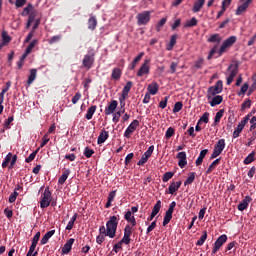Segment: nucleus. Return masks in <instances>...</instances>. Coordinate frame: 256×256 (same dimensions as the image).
<instances>
[{"mask_svg": "<svg viewBox=\"0 0 256 256\" xmlns=\"http://www.w3.org/2000/svg\"><path fill=\"white\" fill-rule=\"evenodd\" d=\"M50 139H49V134H45L43 137H42V142L40 144V148H43L45 147V145H47L49 143Z\"/></svg>", "mask_w": 256, "mask_h": 256, "instance_id": "obj_61", "label": "nucleus"}, {"mask_svg": "<svg viewBox=\"0 0 256 256\" xmlns=\"http://www.w3.org/2000/svg\"><path fill=\"white\" fill-rule=\"evenodd\" d=\"M249 90V84L248 83H244L240 89V92L238 93L239 96L241 95H245L246 91Z\"/></svg>", "mask_w": 256, "mask_h": 256, "instance_id": "obj_62", "label": "nucleus"}, {"mask_svg": "<svg viewBox=\"0 0 256 256\" xmlns=\"http://www.w3.org/2000/svg\"><path fill=\"white\" fill-rule=\"evenodd\" d=\"M95 63V49L91 48L88 50V54L84 55L82 65L85 69H91Z\"/></svg>", "mask_w": 256, "mask_h": 256, "instance_id": "obj_3", "label": "nucleus"}, {"mask_svg": "<svg viewBox=\"0 0 256 256\" xmlns=\"http://www.w3.org/2000/svg\"><path fill=\"white\" fill-rule=\"evenodd\" d=\"M227 71L229 72V75L226 80V85H231L233 83V79H235V77H237V73H239V65L231 64Z\"/></svg>", "mask_w": 256, "mask_h": 256, "instance_id": "obj_7", "label": "nucleus"}, {"mask_svg": "<svg viewBox=\"0 0 256 256\" xmlns=\"http://www.w3.org/2000/svg\"><path fill=\"white\" fill-rule=\"evenodd\" d=\"M219 163H221V158H217L216 160H214L206 170V175L213 173V171L215 170V167H217Z\"/></svg>", "mask_w": 256, "mask_h": 256, "instance_id": "obj_29", "label": "nucleus"}, {"mask_svg": "<svg viewBox=\"0 0 256 256\" xmlns=\"http://www.w3.org/2000/svg\"><path fill=\"white\" fill-rule=\"evenodd\" d=\"M123 113H125V110H120L114 113L112 118L113 123H119V119H121Z\"/></svg>", "mask_w": 256, "mask_h": 256, "instance_id": "obj_41", "label": "nucleus"}, {"mask_svg": "<svg viewBox=\"0 0 256 256\" xmlns=\"http://www.w3.org/2000/svg\"><path fill=\"white\" fill-rule=\"evenodd\" d=\"M35 45H37V40H33L28 47L25 50V54L26 55H30V53L33 51V49H35Z\"/></svg>", "mask_w": 256, "mask_h": 256, "instance_id": "obj_44", "label": "nucleus"}, {"mask_svg": "<svg viewBox=\"0 0 256 256\" xmlns=\"http://www.w3.org/2000/svg\"><path fill=\"white\" fill-rule=\"evenodd\" d=\"M207 153H209L208 149H204L200 152L197 160H196V167H199V165L203 164V159H205V156L207 155Z\"/></svg>", "mask_w": 256, "mask_h": 256, "instance_id": "obj_25", "label": "nucleus"}, {"mask_svg": "<svg viewBox=\"0 0 256 256\" xmlns=\"http://www.w3.org/2000/svg\"><path fill=\"white\" fill-rule=\"evenodd\" d=\"M227 243V235L223 234L220 237L217 238V240L214 243L213 249H212V255H216L217 251L221 249L222 245H225Z\"/></svg>", "mask_w": 256, "mask_h": 256, "instance_id": "obj_9", "label": "nucleus"}, {"mask_svg": "<svg viewBox=\"0 0 256 256\" xmlns=\"http://www.w3.org/2000/svg\"><path fill=\"white\" fill-rule=\"evenodd\" d=\"M147 89L150 95H157V93L159 92V84H157V82H152L148 85Z\"/></svg>", "mask_w": 256, "mask_h": 256, "instance_id": "obj_19", "label": "nucleus"}, {"mask_svg": "<svg viewBox=\"0 0 256 256\" xmlns=\"http://www.w3.org/2000/svg\"><path fill=\"white\" fill-rule=\"evenodd\" d=\"M195 172H191L188 176V178L185 180L184 185L185 187H187V185H191V183H193V181H195Z\"/></svg>", "mask_w": 256, "mask_h": 256, "instance_id": "obj_43", "label": "nucleus"}, {"mask_svg": "<svg viewBox=\"0 0 256 256\" xmlns=\"http://www.w3.org/2000/svg\"><path fill=\"white\" fill-rule=\"evenodd\" d=\"M137 25H147L151 21V11H144L136 15Z\"/></svg>", "mask_w": 256, "mask_h": 256, "instance_id": "obj_8", "label": "nucleus"}, {"mask_svg": "<svg viewBox=\"0 0 256 256\" xmlns=\"http://www.w3.org/2000/svg\"><path fill=\"white\" fill-rule=\"evenodd\" d=\"M39 239H41V232H37L32 238V245H36L39 243Z\"/></svg>", "mask_w": 256, "mask_h": 256, "instance_id": "obj_63", "label": "nucleus"}, {"mask_svg": "<svg viewBox=\"0 0 256 256\" xmlns=\"http://www.w3.org/2000/svg\"><path fill=\"white\" fill-rule=\"evenodd\" d=\"M95 154V151L89 147H86L84 149V156L87 158V159H91V157H93V155Z\"/></svg>", "mask_w": 256, "mask_h": 256, "instance_id": "obj_48", "label": "nucleus"}, {"mask_svg": "<svg viewBox=\"0 0 256 256\" xmlns=\"http://www.w3.org/2000/svg\"><path fill=\"white\" fill-rule=\"evenodd\" d=\"M121 75H122L121 69L114 68L112 70V79H115L117 81V80L121 79Z\"/></svg>", "mask_w": 256, "mask_h": 256, "instance_id": "obj_39", "label": "nucleus"}, {"mask_svg": "<svg viewBox=\"0 0 256 256\" xmlns=\"http://www.w3.org/2000/svg\"><path fill=\"white\" fill-rule=\"evenodd\" d=\"M8 43H11V36L7 35L6 32L2 33V45H8Z\"/></svg>", "mask_w": 256, "mask_h": 256, "instance_id": "obj_50", "label": "nucleus"}, {"mask_svg": "<svg viewBox=\"0 0 256 256\" xmlns=\"http://www.w3.org/2000/svg\"><path fill=\"white\" fill-rule=\"evenodd\" d=\"M178 166L180 169H184V167L187 165V153L186 152H179L177 154Z\"/></svg>", "mask_w": 256, "mask_h": 256, "instance_id": "obj_14", "label": "nucleus"}, {"mask_svg": "<svg viewBox=\"0 0 256 256\" xmlns=\"http://www.w3.org/2000/svg\"><path fill=\"white\" fill-rule=\"evenodd\" d=\"M173 219V215L172 214H167V212L165 213L164 219H163V227L169 225V223L171 222V220Z\"/></svg>", "mask_w": 256, "mask_h": 256, "instance_id": "obj_53", "label": "nucleus"}, {"mask_svg": "<svg viewBox=\"0 0 256 256\" xmlns=\"http://www.w3.org/2000/svg\"><path fill=\"white\" fill-rule=\"evenodd\" d=\"M205 5V0H197L194 3V6L192 8L193 13H199L201 9H203V6Z\"/></svg>", "mask_w": 256, "mask_h": 256, "instance_id": "obj_23", "label": "nucleus"}, {"mask_svg": "<svg viewBox=\"0 0 256 256\" xmlns=\"http://www.w3.org/2000/svg\"><path fill=\"white\" fill-rule=\"evenodd\" d=\"M95 111H97V106L96 105L90 106L85 115V119H87L88 121H91V119H93V115H95Z\"/></svg>", "mask_w": 256, "mask_h": 256, "instance_id": "obj_24", "label": "nucleus"}, {"mask_svg": "<svg viewBox=\"0 0 256 256\" xmlns=\"http://www.w3.org/2000/svg\"><path fill=\"white\" fill-rule=\"evenodd\" d=\"M168 101H169V96L164 97V99L159 102L160 109H165V107H167Z\"/></svg>", "mask_w": 256, "mask_h": 256, "instance_id": "obj_64", "label": "nucleus"}, {"mask_svg": "<svg viewBox=\"0 0 256 256\" xmlns=\"http://www.w3.org/2000/svg\"><path fill=\"white\" fill-rule=\"evenodd\" d=\"M35 9L33 4L29 3L21 12L22 17H27V15H30V13Z\"/></svg>", "mask_w": 256, "mask_h": 256, "instance_id": "obj_33", "label": "nucleus"}, {"mask_svg": "<svg viewBox=\"0 0 256 256\" xmlns=\"http://www.w3.org/2000/svg\"><path fill=\"white\" fill-rule=\"evenodd\" d=\"M255 155L256 152L252 151L245 159H244V165H250V163H253L255 161Z\"/></svg>", "mask_w": 256, "mask_h": 256, "instance_id": "obj_36", "label": "nucleus"}, {"mask_svg": "<svg viewBox=\"0 0 256 256\" xmlns=\"http://www.w3.org/2000/svg\"><path fill=\"white\" fill-rule=\"evenodd\" d=\"M125 101H127V96L119 97L120 111H125Z\"/></svg>", "mask_w": 256, "mask_h": 256, "instance_id": "obj_58", "label": "nucleus"}, {"mask_svg": "<svg viewBox=\"0 0 256 256\" xmlns=\"http://www.w3.org/2000/svg\"><path fill=\"white\" fill-rule=\"evenodd\" d=\"M37 249V246L35 244H31L29 251L27 252L26 256H37L39 255V252L35 251Z\"/></svg>", "mask_w": 256, "mask_h": 256, "instance_id": "obj_42", "label": "nucleus"}, {"mask_svg": "<svg viewBox=\"0 0 256 256\" xmlns=\"http://www.w3.org/2000/svg\"><path fill=\"white\" fill-rule=\"evenodd\" d=\"M245 109H251V99L247 98L241 105V111H245Z\"/></svg>", "mask_w": 256, "mask_h": 256, "instance_id": "obj_54", "label": "nucleus"}, {"mask_svg": "<svg viewBox=\"0 0 256 256\" xmlns=\"http://www.w3.org/2000/svg\"><path fill=\"white\" fill-rule=\"evenodd\" d=\"M173 135H175V128L169 127V128L166 130L165 137H166L167 139H171V137H173Z\"/></svg>", "mask_w": 256, "mask_h": 256, "instance_id": "obj_59", "label": "nucleus"}, {"mask_svg": "<svg viewBox=\"0 0 256 256\" xmlns=\"http://www.w3.org/2000/svg\"><path fill=\"white\" fill-rule=\"evenodd\" d=\"M35 79H37V69L33 68L30 70V75L27 80L28 85H32Z\"/></svg>", "mask_w": 256, "mask_h": 256, "instance_id": "obj_30", "label": "nucleus"}, {"mask_svg": "<svg viewBox=\"0 0 256 256\" xmlns=\"http://www.w3.org/2000/svg\"><path fill=\"white\" fill-rule=\"evenodd\" d=\"M13 157V154L11 152H9L4 161L2 162V169H6V167H9V163H11V159Z\"/></svg>", "mask_w": 256, "mask_h": 256, "instance_id": "obj_37", "label": "nucleus"}, {"mask_svg": "<svg viewBox=\"0 0 256 256\" xmlns=\"http://www.w3.org/2000/svg\"><path fill=\"white\" fill-rule=\"evenodd\" d=\"M139 127V120H133L124 132L126 139H131V134Z\"/></svg>", "mask_w": 256, "mask_h": 256, "instance_id": "obj_11", "label": "nucleus"}, {"mask_svg": "<svg viewBox=\"0 0 256 256\" xmlns=\"http://www.w3.org/2000/svg\"><path fill=\"white\" fill-rule=\"evenodd\" d=\"M117 225H119V221L117 220V216H111L109 221L106 223L107 235L110 239L115 237V233H117Z\"/></svg>", "mask_w": 256, "mask_h": 256, "instance_id": "obj_1", "label": "nucleus"}, {"mask_svg": "<svg viewBox=\"0 0 256 256\" xmlns=\"http://www.w3.org/2000/svg\"><path fill=\"white\" fill-rule=\"evenodd\" d=\"M208 43H221V41H223V38L221 37V34L216 33L211 35L208 39H207Z\"/></svg>", "mask_w": 256, "mask_h": 256, "instance_id": "obj_26", "label": "nucleus"}, {"mask_svg": "<svg viewBox=\"0 0 256 256\" xmlns=\"http://www.w3.org/2000/svg\"><path fill=\"white\" fill-rule=\"evenodd\" d=\"M175 207H177V202L176 201L171 202L166 213L168 215H173V212L175 211Z\"/></svg>", "mask_w": 256, "mask_h": 256, "instance_id": "obj_55", "label": "nucleus"}, {"mask_svg": "<svg viewBox=\"0 0 256 256\" xmlns=\"http://www.w3.org/2000/svg\"><path fill=\"white\" fill-rule=\"evenodd\" d=\"M235 43H237V36H230L229 38L224 40V42L220 46V49L217 51L218 57H221L223 53H227V51L231 49V47H233Z\"/></svg>", "mask_w": 256, "mask_h": 256, "instance_id": "obj_2", "label": "nucleus"}, {"mask_svg": "<svg viewBox=\"0 0 256 256\" xmlns=\"http://www.w3.org/2000/svg\"><path fill=\"white\" fill-rule=\"evenodd\" d=\"M201 123H209V112H205L200 119L198 120V125H201Z\"/></svg>", "mask_w": 256, "mask_h": 256, "instance_id": "obj_46", "label": "nucleus"}, {"mask_svg": "<svg viewBox=\"0 0 256 256\" xmlns=\"http://www.w3.org/2000/svg\"><path fill=\"white\" fill-rule=\"evenodd\" d=\"M37 15H39V10H37V9H33L31 12H30V14H29V17H28V20H30V21H35V18L37 17Z\"/></svg>", "mask_w": 256, "mask_h": 256, "instance_id": "obj_57", "label": "nucleus"}, {"mask_svg": "<svg viewBox=\"0 0 256 256\" xmlns=\"http://www.w3.org/2000/svg\"><path fill=\"white\" fill-rule=\"evenodd\" d=\"M28 56L29 54H26L25 52L22 54L20 60L17 62L18 69H23V65H25V59H27Z\"/></svg>", "mask_w": 256, "mask_h": 256, "instance_id": "obj_40", "label": "nucleus"}, {"mask_svg": "<svg viewBox=\"0 0 256 256\" xmlns=\"http://www.w3.org/2000/svg\"><path fill=\"white\" fill-rule=\"evenodd\" d=\"M108 139H109V132L106 131L105 129H102L98 136L97 143L98 145H103V143H105Z\"/></svg>", "mask_w": 256, "mask_h": 256, "instance_id": "obj_17", "label": "nucleus"}, {"mask_svg": "<svg viewBox=\"0 0 256 256\" xmlns=\"http://www.w3.org/2000/svg\"><path fill=\"white\" fill-rule=\"evenodd\" d=\"M243 129H245V126L239 123L233 132V139H237L243 132Z\"/></svg>", "mask_w": 256, "mask_h": 256, "instance_id": "obj_34", "label": "nucleus"}, {"mask_svg": "<svg viewBox=\"0 0 256 256\" xmlns=\"http://www.w3.org/2000/svg\"><path fill=\"white\" fill-rule=\"evenodd\" d=\"M73 243H75L74 238H70L62 247V253L63 255H67L71 253V249L73 248Z\"/></svg>", "mask_w": 256, "mask_h": 256, "instance_id": "obj_16", "label": "nucleus"}, {"mask_svg": "<svg viewBox=\"0 0 256 256\" xmlns=\"http://www.w3.org/2000/svg\"><path fill=\"white\" fill-rule=\"evenodd\" d=\"M198 21L197 18L193 17L190 20H187L184 24V29H189V27H196Z\"/></svg>", "mask_w": 256, "mask_h": 256, "instance_id": "obj_35", "label": "nucleus"}, {"mask_svg": "<svg viewBox=\"0 0 256 256\" xmlns=\"http://www.w3.org/2000/svg\"><path fill=\"white\" fill-rule=\"evenodd\" d=\"M149 71H150L149 60H145L137 72V77H143V75H149Z\"/></svg>", "mask_w": 256, "mask_h": 256, "instance_id": "obj_13", "label": "nucleus"}, {"mask_svg": "<svg viewBox=\"0 0 256 256\" xmlns=\"http://www.w3.org/2000/svg\"><path fill=\"white\" fill-rule=\"evenodd\" d=\"M118 106L119 102H117V100L110 101L108 106L104 110L105 115H113Z\"/></svg>", "mask_w": 256, "mask_h": 256, "instance_id": "obj_12", "label": "nucleus"}, {"mask_svg": "<svg viewBox=\"0 0 256 256\" xmlns=\"http://www.w3.org/2000/svg\"><path fill=\"white\" fill-rule=\"evenodd\" d=\"M225 149V139H219L214 145L213 152L210 156V159H217Z\"/></svg>", "mask_w": 256, "mask_h": 256, "instance_id": "obj_6", "label": "nucleus"}, {"mask_svg": "<svg viewBox=\"0 0 256 256\" xmlns=\"http://www.w3.org/2000/svg\"><path fill=\"white\" fill-rule=\"evenodd\" d=\"M55 235V230L48 231L41 239L40 244L41 245H47L49 242V238Z\"/></svg>", "mask_w": 256, "mask_h": 256, "instance_id": "obj_22", "label": "nucleus"}, {"mask_svg": "<svg viewBox=\"0 0 256 256\" xmlns=\"http://www.w3.org/2000/svg\"><path fill=\"white\" fill-rule=\"evenodd\" d=\"M207 241V231L203 232V235L200 237V239L196 242V245L198 247H202V245Z\"/></svg>", "mask_w": 256, "mask_h": 256, "instance_id": "obj_45", "label": "nucleus"}, {"mask_svg": "<svg viewBox=\"0 0 256 256\" xmlns=\"http://www.w3.org/2000/svg\"><path fill=\"white\" fill-rule=\"evenodd\" d=\"M61 41V35L53 36L48 40L49 45H53L54 43H59Z\"/></svg>", "mask_w": 256, "mask_h": 256, "instance_id": "obj_60", "label": "nucleus"}, {"mask_svg": "<svg viewBox=\"0 0 256 256\" xmlns=\"http://www.w3.org/2000/svg\"><path fill=\"white\" fill-rule=\"evenodd\" d=\"M251 201H253L251 196H245V198L237 206L238 211H245V209L249 207V203H251Z\"/></svg>", "mask_w": 256, "mask_h": 256, "instance_id": "obj_15", "label": "nucleus"}, {"mask_svg": "<svg viewBox=\"0 0 256 256\" xmlns=\"http://www.w3.org/2000/svg\"><path fill=\"white\" fill-rule=\"evenodd\" d=\"M69 175H71V170L65 169V170L63 171L62 175L59 177L58 183H59L60 185H63V184L67 181Z\"/></svg>", "mask_w": 256, "mask_h": 256, "instance_id": "obj_21", "label": "nucleus"}, {"mask_svg": "<svg viewBox=\"0 0 256 256\" xmlns=\"http://www.w3.org/2000/svg\"><path fill=\"white\" fill-rule=\"evenodd\" d=\"M174 175H175V173H173V172H166V173H164V175L162 177L163 183H167V181H169L170 179H173Z\"/></svg>", "mask_w": 256, "mask_h": 256, "instance_id": "obj_51", "label": "nucleus"}, {"mask_svg": "<svg viewBox=\"0 0 256 256\" xmlns=\"http://www.w3.org/2000/svg\"><path fill=\"white\" fill-rule=\"evenodd\" d=\"M178 37H179V35H177V34H173L170 37V42H169L168 46L166 47L167 51H173V48L175 47V45H177Z\"/></svg>", "mask_w": 256, "mask_h": 256, "instance_id": "obj_20", "label": "nucleus"}, {"mask_svg": "<svg viewBox=\"0 0 256 256\" xmlns=\"http://www.w3.org/2000/svg\"><path fill=\"white\" fill-rule=\"evenodd\" d=\"M88 29H90V31H95V29H97V18L95 16L89 18Z\"/></svg>", "mask_w": 256, "mask_h": 256, "instance_id": "obj_27", "label": "nucleus"}, {"mask_svg": "<svg viewBox=\"0 0 256 256\" xmlns=\"http://www.w3.org/2000/svg\"><path fill=\"white\" fill-rule=\"evenodd\" d=\"M183 109V102L178 101L174 104L173 113H179Z\"/></svg>", "mask_w": 256, "mask_h": 256, "instance_id": "obj_56", "label": "nucleus"}, {"mask_svg": "<svg viewBox=\"0 0 256 256\" xmlns=\"http://www.w3.org/2000/svg\"><path fill=\"white\" fill-rule=\"evenodd\" d=\"M133 235V227L131 225H126L124 228V237H130Z\"/></svg>", "mask_w": 256, "mask_h": 256, "instance_id": "obj_47", "label": "nucleus"}, {"mask_svg": "<svg viewBox=\"0 0 256 256\" xmlns=\"http://www.w3.org/2000/svg\"><path fill=\"white\" fill-rule=\"evenodd\" d=\"M219 93H223V81L218 80L214 86H210L207 90V97L211 99V97H215V95H219Z\"/></svg>", "mask_w": 256, "mask_h": 256, "instance_id": "obj_4", "label": "nucleus"}, {"mask_svg": "<svg viewBox=\"0 0 256 256\" xmlns=\"http://www.w3.org/2000/svg\"><path fill=\"white\" fill-rule=\"evenodd\" d=\"M223 103V96L215 95L214 99L210 102L211 107H215L216 105H221Z\"/></svg>", "mask_w": 256, "mask_h": 256, "instance_id": "obj_31", "label": "nucleus"}, {"mask_svg": "<svg viewBox=\"0 0 256 256\" xmlns=\"http://www.w3.org/2000/svg\"><path fill=\"white\" fill-rule=\"evenodd\" d=\"M183 182L178 181V182H171V184L168 187V193L170 195H174L176 191H179V188L181 187Z\"/></svg>", "mask_w": 256, "mask_h": 256, "instance_id": "obj_18", "label": "nucleus"}, {"mask_svg": "<svg viewBox=\"0 0 256 256\" xmlns=\"http://www.w3.org/2000/svg\"><path fill=\"white\" fill-rule=\"evenodd\" d=\"M165 23H167V18H162V19L158 22V24H157V26H156V31H157V33H159V32L161 31V29H163V27L165 26Z\"/></svg>", "mask_w": 256, "mask_h": 256, "instance_id": "obj_52", "label": "nucleus"}, {"mask_svg": "<svg viewBox=\"0 0 256 256\" xmlns=\"http://www.w3.org/2000/svg\"><path fill=\"white\" fill-rule=\"evenodd\" d=\"M143 55H145L144 52H141L139 55H137L134 60L132 61L131 65H130V69L133 70L135 69V67H137V63H139L141 61V59H143Z\"/></svg>", "mask_w": 256, "mask_h": 256, "instance_id": "obj_32", "label": "nucleus"}, {"mask_svg": "<svg viewBox=\"0 0 256 256\" xmlns=\"http://www.w3.org/2000/svg\"><path fill=\"white\" fill-rule=\"evenodd\" d=\"M153 151H155V146L151 145L148 150L141 156V159L137 162V165L143 166L145 163H147L151 155H153Z\"/></svg>", "mask_w": 256, "mask_h": 256, "instance_id": "obj_10", "label": "nucleus"}, {"mask_svg": "<svg viewBox=\"0 0 256 256\" xmlns=\"http://www.w3.org/2000/svg\"><path fill=\"white\" fill-rule=\"evenodd\" d=\"M133 87V82L128 81L126 83V85L124 86L123 90H122V97H129V91H131V88Z\"/></svg>", "mask_w": 256, "mask_h": 256, "instance_id": "obj_28", "label": "nucleus"}, {"mask_svg": "<svg viewBox=\"0 0 256 256\" xmlns=\"http://www.w3.org/2000/svg\"><path fill=\"white\" fill-rule=\"evenodd\" d=\"M161 211V200H158L152 209V214L157 215Z\"/></svg>", "mask_w": 256, "mask_h": 256, "instance_id": "obj_49", "label": "nucleus"}, {"mask_svg": "<svg viewBox=\"0 0 256 256\" xmlns=\"http://www.w3.org/2000/svg\"><path fill=\"white\" fill-rule=\"evenodd\" d=\"M224 113V109H221L216 113V116L214 118V125H218V123H221V118L223 117Z\"/></svg>", "mask_w": 256, "mask_h": 256, "instance_id": "obj_38", "label": "nucleus"}, {"mask_svg": "<svg viewBox=\"0 0 256 256\" xmlns=\"http://www.w3.org/2000/svg\"><path fill=\"white\" fill-rule=\"evenodd\" d=\"M51 199H52L51 190H49V187H46L44 190V193L42 194V198L40 200L41 209H47V207L51 205Z\"/></svg>", "mask_w": 256, "mask_h": 256, "instance_id": "obj_5", "label": "nucleus"}]
</instances>
